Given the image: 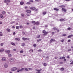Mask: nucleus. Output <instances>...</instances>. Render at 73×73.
I'll list each match as a JSON object with an SVG mask.
<instances>
[{
    "label": "nucleus",
    "instance_id": "774afa93",
    "mask_svg": "<svg viewBox=\"0 0 73 73\" xmlns=\"http://www.w3.org/2000/svg\"><path fill=\"white\" fill-rule=\"evenodd\" d=\"M54 34V32H52V35H53Z\"/></svg>",
    "mask_w": 73,
    "mask_h": 73
},
{
    "label": "nucleus",
    "instance_id": "4d7b16f0",
    "mask_svg": "<svg viewBox=\"0 0 73 73\" xmlns=\"http://www.w3.org/2000/svg\"><path fill=\"white\" fill-rule=\"evenodd\" d=\"M64 61H66V60L65 58H64Z\"/></svg>",
    "mask_w": 73,
    "mask_h": 73
},
{
    "label": "nucleus",
    "instance_id": "6e6d98bb",
    "mask_svg": "<svg viewBox=\"0 0 73 73\" xmlns=\"http://www.w3.org/2000/svg\"><path fill=\"white\" fill-rule=\"evenodd\" d=\"M35 27H33V29H35Z\"/></svg>",
    "mask_w": 73,
    "mask_h": 73
},
{
    "label": "nucleus",
    "instance_id": "cd10ccee",
    "mask_svg": "<svg viewBox=\"0 0 73 73\" xmlns=\"http://www.w3.org/2000/svg\"><path fill=\"white\" fill-rule=\"evenodd\" d=\"M61 70H64V68H61V69H60Z\"/></svg>",
    "mask_w": 73,
    "mask_h": 73
},
{
    "label": "nucleus",
    "instance_id": "5701e85b",
    "mask_svg": "<svg viewBox=\"0 0 73 73\" xmlns=\"http://www.w3.org/2000/svg\"><path fill=\"white\" fill-rule=\"evenodd\" d=\"M20 53H23V50L22 49L20 52Z\"/></svg>",
    "mask_w": 73,
    "mask_h": 73
},
{
    "label": "nucleus",
    "instance_id": "58836bf2",
    "mask_svg": "<svg viewBox=\"0 0 73 73\" xmlns=\"http://www.w3.org/2000/svg\"><path fill=\"white\" fill-rule=\"evenodd\" d=\"M27 4H31V3L29 2H28L27 3Z\"/></svg>",
    "mask_w": 73,
    "mask_h": 73
},
{
    "label": "nucleus",
    "instance_id": "393cba45",
    "mask_svg": "<svg viewBox=\"0 0 73 73\" xmlns=\"http://www.w3.org/2000/svg\"><path fill=\"white\" fill-rule=\"evenodd\" d=\"M8 57H11L12 56V55L11 54H8Z\"/></svg>",
    "mask_w": 73,
    "mask_h": 73
},
{
    "label": "nucleus",
    "instance_id": "603ef678",
    "mask_svg": "<svg viewBox=\"0 0 73 73\" xmlns=\"http://www.w3.org/2000/svg\"><path fill=\"white\" fill-rule=\"evenodd\" d=\"M70 29H71L69 27L68 28V30H70Z\"/></svg>",
    "mask_w": 73,
    "mask_h": 73
},
{
    "label": "nucleus",
    "instance_id": "de8ad7c7",
    "mask_svg": "<svg viewBox=\"0 0 73 73\" xmlns=\"http://www.w3.org/2000/svg\"><path fill=\"white\" fill-rule=\"evenodd\" d=\"M29 70H32V68H29Z\"/></svg>",
    "mask_w": 73,
    "mask_h": 73
},
{
    "label": "nucleus",
    "instance_id": "6ab92c4d",
    "mask_svg": "<svg viewBox=\"0 0 73 73\" xmlns=\"http://www.w3.org/2000/svg\"><path fill=\"white\" fill-rule=\"evenodd\" d=\"M20 4L21 5H23L24 4V2H21L20 3Z\"/></svg>",
    "mask_w": 73,
    "mask_h": 73
},
{
    "label": "nucleus",
    "instance_id": "680f3d73",
    "mask_svg": "<svg viewBox=\"0 0 73 73\" xmlns=\"http://www.w3.org/2000/svg\"><path fill=\"white\" fill-rule=\"evenodd\" d=\"M38 52H41V50H38Z\"/></svg>",
    "mask_w": 73,
    "mask_h": 73
},
{
    "label": "nucleus",
    "instance_id": "b1692460",
    "mask_svg": "<svg viewBox=\"0 0 73 73\" xmlns=\"http://www.w3.org/2000/svg\"><path fill=\"white\" fill-rule=\"evenodd\" d=\"M64 58H65V57L64 56H63L62 58H60V59H64Z\"/></svg>",
    "mask_w": 73,
    "mask_h": 73
},
{
    "label": "nucleus",
    "instance_id": "1a4fd4ad",
    "mask_svg": "<svg viewBox=\"0 0 73 73\" xmlns=\"http://www.w3.org/2000/svg\"><path fill=\"white\" fill-rule=\"evenodd\" d=\"M7 31V32H11V30L7 28L6 29Z\"/></svg>",
    "mask_w": 73,
    "mask_h": 73
},
{
    "label": "nucleus",
    "instance_id": "e433bc0d",
    "mask_svg": "<svg viewBox=\"0 0 73 73\" xmlns=\"http://www.w3.org/2000/svg\"><path fill=\"white\" fill-rule=\"evenodd\" d=\"M41 41V39H39V40H37V42H40V41Z\"/></svg>",
    "mask_w": 73,
    "mask_h": 73
},
{
    "label": "nucleus",
    "instance_id": "ddd939ff",
    "mask_svg": "<svg viewBox=\"0 0 73 73\" xmlns=\"http://www.w3.org/2000/svg\"><path fill=\"white\" fill-rule=\"evenodd\" d=\"M49 33V32H46V33H44L43 34V35L45 36V35H47V34H48V33Z\"/></svg>",
    "mask_w": 73,
    "mask_h": 73
},
{
    "label": "nucleus",
    "instance_id": "4c0bfd02",
    "mask_svg": "<svg viewBox=\"0 0 73 73\" xmlns=\"http://www.w3.org/2000/svg\"><path fill=\"white\" fill-rule=\"evenodd\" d=\"M19 26H17L16 27V29H19Z\"/></svg>",
    "mask_w": 73,
    "mask_h": 73
},
{
    "label": "nucleus",
    "instance_id": "9b49d317",
    "mask_svg": "<svg viewBox=\"0 0 73 73\" xmlns=\"http://www.w3.org/2000/svg\"><path fill=\"white\" fill-rule=\"evenodd\" d=\"M22 40H24V41H25V40H27V38L23 37V38H22Z\"/></svg>",
    "mask_w": 73,
    "mask_h": 73
},
{
    "label": "nucleus",
    "instance_id": "3c124183",
    "mask_svg": "<svg viewBox=\"0 0 73 73\" xmlns=\"http://www.w3.org/2000/svg\"><path fill=\"white\" fill-rule=\"evenodd\" d=\"M33 46H34L35 47L36 46V44H34L33 45Z\"/></svg>",
    "mask_w": 73,
    "mask_h": 73
},
{
    "label": "nucleus",
    "instance_id": "72a5a7b5",
    "mask_svg": "<svg viewBox=\"0 0 73 73\" xmlns=\"http://www.w3.org/2000/svg\"><path fill=\"white\" fill-rule=\"evenodd\" d=\"M4 45V43H2L1 44V46H3Z\"/></svg>",
    "mask_w": 73,
    "mask_h": 73
},
{
    "label": "nucleus",
    "instance_id": "69168bd1",
    "mask_svg": "<svg viewBox=\"0 0 73 73\" xmlns=\"http://www.w3.org/2000/svg\"><path fill=\"white\" fill-rule=\"evenodd\" d=\"M3 36V34H0V36Z\"/></svg>",
    "mask_w": 73,
    "mask_h": 73
},
{
    "label": "nucleus",
    "instance_id": "aec40b11",
    "mask_svg": "<svg viewBox=\"0 0 73 73\" xmlns=\"http://www.w3.org/2000/svg\"><path fill=\"white\" fill-rule=\"evenodd\" d=\"M54 10H55V11H58V9H57L56 8H54Z\"/></svg>",
    "mask_w": 73,
    "mask_h": 73
},
{
    "label": "nucleus",
    "instance_id": "c9c22d12",
    "mask_svg": "<svg viewBox=\"0 0 73 73\" xmlns=\"http://www.w3.org/2000/svg\"><path fill=\"white\" fill-rule=\"evenodd\" d=\"M4 3H7V0H5L4 1Z\"/></svg>",
    "mask_w": 73,
    "mask_h": 73
},
{
    "label": "nucleus",
    "instance_id": "f257e3e1",
    "mask_svg": "<svg viewBox=\"0 0 73 73\" xmlns=\"http://www.w3.org/2000/svg\"><path fill=\"white\" fill-rule=\"evenodd\" d=\"M11 71H13V72H15V71H16L17 70V68L16 67H12L11 69Z\"/></svg>",
    "mask_w": 73,
    "mask_h": 73
},
{
    "label": "nucleus",
    "instance_id": "e2e57ef3",
    "mask_svg": "<svg viewBox=\"0 0 73 73\" xmlns=\"http://www.w3.org/2000/svg\"><path fill=\"white\" fill-rule=\"evenodd\" d=\"M70 50H71V49H69L68 50V51L69 52V51H70Z\"/></svg>",
    "mask_w": 73,
    "mask_h": 73
},
{
    "label": "nucleus",
    "instance_id": "473e14b6",
    "mask_svg": "<svg viewBox=\"0 0 73 73\" xmlns=\"http://www.w3.org/2000/svg\"><path fill=\"white\" fill-rule=\"evenodd\" d=\"M25 70H26V71H28V69L27 68H25Z\"/></svg>",
    "mask_w": 73,
    "mask_h": 73
},
{
    "label": "nucleus",
    "instance_id": "c85d7f7f",
    "mask_svg": "<svg viewBox=\"0 0 73 73\" xmlns=\"http://www.w3.org/2000/svg\"><path fill=\"white\" fill-rule=\"evenodd\" d=\"M7 3H10L11 2V1L10 0H7Z\"/></svg>",
    "mask_w": 73,
    "mask_h": 73
},
{
    "label": "nucleus",
    "instance_id": "2f4dec72",
    "mask_svg": "<svg viewBox=\"0 0 73 73\" xmlns=\"http://www.w3.org/2000/svg\"><path fill=\"white\" fill-rule=\"evenodd\" d=\"M6 12H5V11H3L2 12V13L4 15V14H5Z\"/></svg>",
    "mask_w": 73,
    "mask_h": 73
},
{
    "label": "nucleus",
    "instance_id": "20e7f679",
    "mask_svg": "<svg viewBox=\"0 0 73 73\" xmlns=\"http://www.w3.org/2000/svg\"><path fill=\"white\" fill-rule=\"evenodd\" d=\"M4 49L3 48H1L0 49V52L1 53H2L4 52Z\"/></svg>",
    "mask_w": 73,
    "mask_h": 73
},
{
    "label": "nucleus",
    "instance_id": "7c9ffc66",
    "mask_svg": "<svg viewBox=\"0 0 73 73\" xmlns=\"http://www.w3.org/2000/svg\"><path fill=\"white\" fill-rule=\"evenodd\" d=\"M36 25H38V24H39V22H36Z\"/></svg>",
    "mask_w": 73,
    "mask_h": 73
},
{
    "label": "nucleus",
    "instance_id": "37998d69",
    "mask_svg": "<svg viewBox=\"0 0 73 73\" xmlns=\"http://www.w3.org/2000/svg\"><path fill=\"white\" fill-rule=\"evenodd\" d=\"M72 64H73V61H72V62H71V63H70V65H72Z\"/></svg>",
    "mask_w": 73,
    "mask_h": 73
},
{
    "label": "nucleus",
    "instance_id": "4be33fe9",
    "mask_svg": "<svg viewBox=\"0 0 73 73\" xmlns=\"http://www.w3.org/2000/svg\"><path fill=\"white\" fill-rule=\"evenodd\" d=\"M29 51L30 52H31V53H32H32L33 52V50L31 49Z\"/></svg>",
    "mask_w": 73,
    "mask_h": 73
},
{
    "label": "nucleus",
    "instance_id": "338daca9",
    "mask_svg": "<svg viewBox=\"0 0 73 73\" xmlns=\"http://www.w3.org/2000/svg\"><path fill=\"white\" fill-rule=\"evenodd\" d=\"M68 42H70V40H68Z\"/></svg>",
    "mask_w": 73,
    "mask_h": 73
},
{
    "label": "nucleus",
    "instance_id": "c756f323",
    "mask_svg": "<svg viewBox=\"0 0 73 73\" xmlns=\"http://www.w3.org/2000/svg\"><path fill=\"white\" fill-rule=\"evenodd\" d=\"M40 35H39L37 36V38H40Z\"/></svg>",
    "mask_w": 73,
    "mask_h": 73
},
{
    "label": "nucleus",
    "instance_id": "a19ab883",
    "mask_svg": "<svg viewBox=\"0 0 73 73\" xmlns=\"http://www.w3.org/2000/svg\"><path fill=\"white\" fill-rule=\"evenodd\" d=\"M55 30H57V29L55 27L53 28Z\"/></svg>",
    "mask_w": 73,
    "mask_h": 73
},
{
    "label": "nucleus",
    "instance_id": "864d4df0",
    "mask_svg": "<svg viewBox=\"0 0 73 73\" xmlns=\"http://www.w3.org/2000/svg\"><path fill=\"white\" fill-rule=\"evenodd\" d=\"M30 2H31V3H33V1L31 0L30 1Z\"/></svg>",
    "mask_w": 73,
    "mask_h": 73
},
{
    "label": "nucleus",
    "instance_id": "f03ea898",
    "mask_svg": "<svg viewBox=\"0 0 73 73\" xmlns=\"http://www.w3.org/2000/svg\"><path fill=\"white\" fill-rule=\"evenodd\" d=\"M29 7L30 9H31L32 10H34L36 9V8L34 7Z\"/></svg>",
    "mask_w": 73,
    "mask_h": 73
},
{
    "label": "nucleus",
    "instance_id": "f8f14e48",
    "mask_svg": "<svg viewBox=\"0 0 73 73\" xmlns=\"http://www.w3.org/2000/svg\"><path fill=\"white\" fill-rule=\"evenodd\" d=\"M0 17L1 19H4V17H3V16L2 14H1L0 15Z\"/></svg>",
    "mask_w": 73,
    "mask_h": 73
},
{
    "label": "nucleus",
    "instance_id": "4468645a",
    "mask_svg": "<svg viewBox=\"0 0 73 73\" xmlns=\"http://www.w3.org/2000/svg\"><path fill=\"white\" fill-rule=\"evenodd\" d=\"M52 41H55V40L54 39H52L50 41V42L51 43Z\"/></svg>",
    "mask_w": 73,
    "mask_h": 73
},
{
    "label": "nucleus",
    "instance_id": "09e8293b",
    "mask_svg": "<svg viewBox=\"0 0 73 73\" xmlns=\"http://www.w3.org/2000/svg\"><path fill=\"white\" fill-rule=\"evenodd\" d=\"M43 65L44 66H46V64H45V63H44V64H43Z\"/></svg>",
    "mask_w": 73,
    "mask_h": 73
},
{
    "label": "nucleus",
    "instance_id": "5fc2aeb1",
    "mask_svg": "<svg viewBox=\"0 0 73 73\" xmlns=\"http://www.w3.org/2000/svg\"><path fill=\"white\" fill-rule=\"evenodd\" d=\"M66 1H70V0H65Z\"/></svg>",
    "mask_w": 73,
    "mask_h": 73
},
{
    "label": "nucleus",
    "instance_id": "dca6fc26",
    "mask_svg": "<svg viewBox=\"0 0 73 73\" xmlns=\"http://www.w3.org/2000/svg\"><path fill=\"white\" fill-rule=\"evenodd\" d=\"M24 70V68H21L20 70V72H22V71H23Z\"/></svg>",
    "mask_w": 73,
    "mask_h": 73
},
{
    "label": "nucleus",
    "instance_id": "c03bdc74",
    "mask_svg": "<svg viewBox=\"0 0 73 73\" xmlns=\"http://www.w3.org/2000/svg\"><path fill=\"white\" fill-rule=\"evenodd\" d=\"M19 28H23V26H20L19 27Z\"/></svg>",
    "mask_w": 73,
    "mask_h": 73
},
{
    "label": "nucleus",
    "instance_id": "8fccbe9b",
    "mask_svg": "<svg viewBox=\"0 0 73 73\" xmlns=\"http://www.w3.org/2000/svg\"><path fill=\"white\" fill-rule=\"evenodd\" d=\"M21 16H23V17H24V14H21Z\"/></svg>",
    "mask_w": 73,
    "mask_h": 73
},
{
    "label": "nucleus",
    "instance_id": "a211bd4d",
    "mask_svg": "<svg viewBox=\"0 0 73 73\" xmlns=\"http://www.w3.org/2000/svg\"><path fill=\"white\" fill-rule=\"evenodd\" d=\"M60 21H65V20H64V19H60Z\"/></svg>",
    "mask_w": 73,
    "mask_h": 73
},
{
    "label": "nucleus",
    "instance_id": "bf43d9fd",
    "mask_svg": "<svg viewBox=\"0 0 73 73\" xmlns=\"http://www.w3.org/2000/svg\"><path fill=\"white\" fill-rule=\"evenodd\" d=\"M61 41L62 42H64V39H62L61 40Z\"/></svg>",
    "mask_w": 73,
    "mask_h": 73
},
{
    "label": "nucleus",
    "instance_id": "7ed1b4c3",
    "mask_svg": "<svg viewBox=\"0 0 73 73\" xmlns=\"http://www.w3.org/2000/svg\"><path fill=\"white\" fill-rule=\"evenodd\" d=\"M8 66V64L7 63H5L4 64V67L5 68H7Z\"/></svg>",
    "mask_w": 73,
    "mask_h": 73
},
{
    "label": "nucleus",
    "instance_id": "49530a36",
    "mask_svg": "<svg viewBox=\"0 0 73 73\" xmlns=\"http://www.w3.org/2000/svg\"><path fill=\"white\" fill-rule=\"evenodd\" d=\"M35 23V21H33L32 22V23L33 24H34V23Z\"/></svg>",
    "mask_w": 73,
    "mask_h": 73
},
{
    "label": "nucleus",
    "instance_id": "9d476101",
    "mask_svg": "<svg viewBox=\"0 0 73 73\" xmlns=\"http://www.w3.org/2000/svg\"><path fill=\"white\" fill-rule=\"evenodd\" d=\"M5 52H6V53H9L10 52V50H6L5 51Z\"/></svg>",
    "mask_w": 73,
    "mask_h": 73
},
{
    "label": "nucleus",
    "instance_id": "13d9d810",
    "mask_svg": "<svg viewBox=\"0 0 73 73\" xmlns=\"http://www.w3.org/2000/svg\"><path fill=\"white\" fill-rule=\"evenodd\" d=\"M0 24H3V23L1 21H0Z\"/></svg>",
    "mask_w": 73,
    "mask_h": 73
},
{
    "label": "nucleus",
    "instance_id": "a18cd8bd",
    "mask_svg": "<svg viewBox=\"0 0 73 73\" xmlns=\"http://www.w3.org/2000/svg\"><path fill=\"white\" fill-rule=\"evenodd\" d=\"M13 51H16V48H15L13 50Z\"/></svg>",
    "mask_w": 73,
    "mask_h": 73
},
{
    "label": "nucleus",
    "instance_id": "ea45409f",
    "mask_svg": "<svg viewBox=\"0 0 73 73\" xmlns=\"http://www.w3.org/2000/svg\"><path fill=\"white\" fill-rule=\"evenodd\" d=\"M62 36H66V34H64L62 35Z\"/></svg>",
    "mask_w": 73,
    "mask_h": 73
},
{
    "label": "nucleus",
    "instance_id": "6e6552de",
    "mask_svg": "<svg viewBox=\"0 0 73 73\" xmlns=\"http://www.w3.org/2000/svg\"><path fill=\"white\" fill-rule=\"evenodd\" d=\"M72 36H73V35H69L68 36V38H70L72 37Z\"/></svg>",
    "mask_w": 73,
    "mask_h": 73
},
{
    "label": "nucleus",
    "instance_id": "39448f33",
    "mask_svg": "<svg viewBox=\"0 0 73 73\" xmlns=\"http://www.w3.org/2000/svg\"><path fill=\"white\" fill-rule=\"evenodd\" d=\"M2 60L3 61H6V59H5V57H3Z\"/></svg>",
    "mask_w": 73,
    "mask_h": 73
},
{
    "label": "nucleus",
    "instance_id": "f704fd0d",
    "mask_svg": "<svg viewBox=\"0 0 73 73\" xmlns=\"http://www.w3.org/2000/svg\"><path fill=\"white\" fill-rule=\"evenodd\" d=\"M60 7H61V8H64V7H65V6L64 5H62L60 6Z\"/></svg>",
    "mask_w": 73,
    "mask_h": 73
},
{
    "label": "nucleus",
    "instance_id": "0e129e2a",
    "mask_svg": "<svg viewBox=\"0 0 73 73\" xmlns=\"http://www.w3.org/2000/svg\"><path fill=\"white\" fill-rule=\"evenodd\" d=\"M45 31L44 30L43 31V33H45Z\"/></svg>",
    "mask_w": 73,
    "mask_h": 73
},
{
    "label": "nucleus",
    "instance_id": "a878e982",
    "mask_svg": "<svg viewBox=\"0 0 73 73\" xmlns=\"http://www.w3.org/2000/svg\"><path fill=\"white\" fill-rule=\"evenodd\" d=\"M46 13V12H44L43 13V15H45Z\"/></svg>",
    "mask_w": 73,
    "mask_h": 73
},
{
    "label": "nucleus",
    "instance_id": "412c9836",
    "mask_svg": "<svg viewBox=\"0 0 73 73\" xmlns=\"http://www.w3.org/2000/svg\"><path fill=\"white\" fill-rule=\"evenodd\" d=\"M11 45H13L14 46V45H15V44L13 42H11Z\"/></svg>",
    "mask_w": 73,
    "mask_h": 73
},
{
    "label": "nucleus",
    "instance_id": "bb28decb",
    "mask_svg": "<svg viewBox=\"0 0 73 73\" xmlns=\"http://www.w3.org/2000/svg\"><path fill=\"white\" fill-rule=\"evenodd\" d=\"M22 46H24L25 45V43H23L21 44Z\"/></svg>",
    "mask_w": 73,
    "mask_h": 73
},
{
    "label": "nucleus",
    "instance_id": "0eeeda50",
    "mask_svg": "<svg viewBox=\"0 0 73 73\" xmlns=\"http://www.w3.org/2000/svg\"><path fill=\"white\" fill-rule=\"evenodd\" d=\"M9 60L10 61H11V62H12V61H14V59L10 58Z\"/></svg>",
    "mask_w": 73,
    "mask_h": 73
},
{
    "label": "nucleus",
    "instance_id": "423d86ee",
    "mask_svg": "<svg viewBox=\"0 0 73 73\" xmlns=\"http://www.w3.org/2000/svg\"><path fill=\"white\" fill-rule=\"evenodd\" d=\"M26 12L27 13H31V11L29 10H26Z\"/></svg>",
    "mask_w": 73,
    "mask_h": 73
},
{
    "label": "nucleus",
    "instance_id": "79ce46f5",
    "mask_svg": "<svg viewBox=\"0 0 73 73\" xmlns=\"http://www.w3.org/2000/svg\"><path fill=\"white\" fill-rule=\"evenodd\" d=\"M35 1L36 2H39V1L38 0H35Z\"/></svg>",
    "mask_w": 73,
    "mask_h": 73
},
{
    "label": "nucleus",
    "instance_id": "f3484780",
    "mask_svg": "<svg viewBox=\"0 0 73 73\" xmlns=\"http://www.w3.org/2000/svg\"><path fill=\"white\" fill-rule=\"evenodd\" d=\"M62 11H64V12L66 11V9H64V8H62Z\"/></svg>",
    "mask_w": 73,
    "mask_h": 73
},
{
    "label": "nucleus",
    "instance_id": "052dcab7",
    "mask_svg": "<svg viewBox=\"0 0 73 73\" xmlns=\"http://www.w3.org/2000/svg\"><path fill=\"white\" fill-rule=\"evenodd\" d=\"M20 70H18L17 71V72H20Z\"/></svg>",
    "mask_w": 73,
    "mask_h": 73
},
{
    "label": "nucleus",
    "instance_id": "2eb2a0df",
    "mask_svg": "<svg viewBox=\"0 0 73 73\" xmlns=\"http://www.w3.org/2000/svg\"><path fill=\"white\" fill-rule=\"evenodd\" d=\"M15 40L16 41H19L20 40V38H15Z\"/></svg>",
    "mask_w": 73,
    "mask_h": 73
}]
</instances>
